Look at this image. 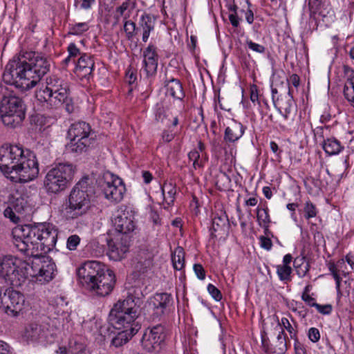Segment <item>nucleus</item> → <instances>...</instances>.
Instances as JSON below:
<instances>
[{
    "label": "nucleus",
    "mask_w": 354,
    "mask_h": 354,
    "mask_svg": "<svg viewBox=\"0 0 354 354\" xmlns=\"http://www.w3.org/2000/svg\"><path fill=\"white\" fill-rule=\"evenodd\" d=\"M14 244L21 252L34 257L31 263L14 256L0 260V278L12 287H20L31 277L41 283L48 282L55 276V264L43 256L55 248L57 232L50 224L19 225L12 230Z\"/></svg>",
    "instance_id": "f257e3e1"
},
{
    "label": "nucleus",
    "mask_w": 354,
    "mask_h": 354,
    "mask_svg": "<svg viewBox=\"0 0 354 354\" xmlns=\"http://www.w3.org/2000/svg\"><path fill=\"white\" fill-rule=\"evenodd\" d=\"M50 58L35 52L20 53L6 64L2 80L22 91L29 90L50 71Z\"/></svg>",
    "instance_id": "f03ea898"
},
{
    "label": "nucleus",
    "mask_w": 354,
    "mask_h": 354,
    "mask_svg": "<svg viewBox=\"0 0 354 354\" xmlns=\"http://www.w3.org/2000/svg\"><path fill=\"white\" fill-rule=\"evenodd\" d=\"M0 170L13 182L27 183L39 174V164L35 153L16 145L4 144L0 147Z\"/></svg>",
    "instance_id": "7ed1b4c3"
},
{
    "label": "nucleus",
    "mask_w": 354,
    "mask_h": 354,
    "mask_svg": "<svg viewBox=\"0 0 354 354\" xmlns=\"http://www.w3.org/2000/svg\"><path fill=\"white\" fill-rule=\"evenodd\" d=\"M35 97L40 102L46 103L51 109L64 106L68 113L75 110L68 84L55 76L46 79V85L36 91Z\"/></svg>",
    "instance_id": "20e7f679"
},
{
    "label": "nucleus",
    "mask_w": 354,
    "mask_h": 354,
    "mask_svg": "<svg viewBox=\"0 0 354 354\" xmlns=\"http://www.w3.org/2000/svg\"><path fill=\"white\" fill-rule=\"evenodd\" d=\"M94 189L88 177L82 178L70 192L66 207L67 218H76L91 209Z\"/></svg>",
    "instance_id": "39448f33"
},
{
    "label": "nucleus",
    "mask_w": 354,
    "mask_h": 354,
    "mask_svg": "<svg viewBox=\"0 0 354 354\" xmlns=\"http://www.w3.org/2000/svg\"><path fill=\"white\" fill-rule=\"evenodd\" d=\"M0 93L3 95L0 102V115L3 124L10 129L20 127L26 118V106L23 100L3 85H0Z\"/></svg>",
    "instance_id": "423d86ee"
},
{
    "label": "nucleus",
    "mask_w": 354,
    "mask_h": 354,
    "mask_svg": "<svg viewBox=\"0 0 354 354\" xmlns=\"http://www.w3.org/2000/svg\"><path fill=\"white\" fill-rule=\"evenodd\" d=\"M75 168L70 163H59L46 175L44 187L48 193L57 194L64 190L72 180Z\"/></svg>",
    "instance_id": "0eeeda50"
},
{
    "label": "nucleus",
    "mask_w": 354,
    "mask_h": 354,
    "mask_svg": "<svg viewBox=\"0 0 354 354\" xmlns=\"http://www.w3.org/2000/svg\"><path fill=\"white\" fill-rule=\"evenodd\" d=\"M91 129L85 122H77L72 124L68 130L70 142L67 149L74 153H82L93 144V140L90 138Z\"/></svg>",
    "instance_id": "6e6552de"
},
{
    "label": "nucleus",
    "mask_w": 354,
    "mask_h": 354,
    "mask_svg": "<svg viewBox=\"0 0 354 354\" xmlns=\"http://www.w3.org/2000/svg\"><path fill=\"white\" fill-rule=\"evenodd\" d=\"M28 307V303L23 293L10 288L5 290L0 288V308L7 315L16 317Z\"/></svg>",
    "instance_id": "1a4fd4ad"
},
{
    "label": "nucleus",
    "mask_w": 354,
    "mask_h": 354,
    "mask_svg": "<svg viewBox=\"0 0 354 354\" xmlns=\"http://www.w3.org/2000/svg\"><path fill=\"white\" fill-rule=\"evenodd\" d=\"M103 178L101 187L106 198L115 203L121 201L126 191L122 180L110 172L105 173Z\"/></svg>",
    "instance_id": "9d476101"
},
{
    "label": "nucleus",
    "mask_w": 354,
    "mask_h": 354,
    "mask_svg": "<svg viewBox=\"0 0 354 354\" xmlns=\"http://www.w3.org/2000/svg\"><path fill=\"white\" fill-rule=\"evenodd\" d=\"M108 268L105 265L97 261H88L84 262L77 270V277L86 288L94 286L93 281Z\"/></svg>",
    "instance_id": "9b49d317"
},
{
    "label": "nucleus",
    "mask_w": 354,
    "mask_h": 354,
    "mask_svg": "<svg viewBox=\"0 0 354 354\" xmlns=\"http://www.w3.org/2000/svg\"><path fill=\"white\" fill-rule=\"evenodd\" d=\"M166 333L163 326L158 324L147 328L142 339V345L148 352L158 351L165 339Z\"/></svg>",
    "instance_id": "f8f14e48"
},
{
    "label": "nucleus",
    "mask_w": 354,
    "mask_h": 354,
    "mask_svg": "<svg viewBox=\"0 0 354 354\" xmlns=\"http://www.w3.org/2000/svg\"><path fill=\"white\" fill-rule=\"evenodd\" d=\"M112 223L116 232L127 234L135 229V223L131 213L124 207H120L115 212Z\"/></svg>",
    "instance_id": "ddd939ff"
},
{
    "label": "nucleus",
    "mask_w": 354,
    "mask_h": 354,
    "mask_svg": "<svg viewBox=\"0 0 354 354\" xmlns=\"http://www.w3.org/2000/svg\"><path fill=\"white\" fill-rule=\"evenodd\" d=\"M115 283V274L109 269L102 273L93 281L94 286H88V289L100 296L108 295L113 290Z\"/></svg>",
    "instance_id": "4468645a"
},
{
    "label": "nucleus",
    "mask_w": 354,
    "mask_h": 354,
    "mask_svg": "<svg viewBox=\"0 0 354 354\" xmlns=\"http://www.w3.org/2000/svg\"><path fill=\"white\" fill-rule=\"evenodd\" d=\"M138 317V312H131V313H123L118 312L117 315L109 314L110 321L115 328L117 330H124L131 332V329L136 328V333L140 328L139 324L136 322Z\"/></svg>",
    "instance_id": "2eb2a0df"
},
{
    "label": "nucleus",
    "mask_w": 354,
    "mask_h": 354,
    "mask_svg": "<svg viewBox=\"0 0 354 354\" xmlns=\"http://www.w3.org/2000/svg\"><path fill=\"white\" fill-rule=\"evenodd\" d=\"M142 69L145 72L147 77L153 76L157 71L158 55L157 53V47L152 43H150L143 51Z\"/></svg>",
    "instance_id": "dca6fc26"
},
{
    "label": "nucleus",
    "mask_w": 354,
    "mask_h": 354,
    "mask_svg": "<svg viewBox=\"0 0 354 354\" xmlns=\"http://www.w3.org/2000/svg\"><path fill=\"white\" fill-rule=\"evenodd\" d=\"M172 301V297L168 293L156 294L150 299L148 304L149 310H152V315L158 318L165 313V310Z\"/></svg>",
    "instance_id": "f3484780"
},
{
    "label": "nucleus",
    "mask_w": 354,
    "mask_h": 354,
    "mask_svg": "<svg viewBox=\"0 0 354 354\" xmlns=\"http://www.w3.org/2000/svg\"><path fill=\"white\" fill-rule=\"evenodd\" d=\"M156 25V17L149 14H143L141 15L139 21L137 31L140 32L142 34V40L146 43L151 32L154 30Z\"/></svg>",
    "instance_id": "a211bd4d"
},
{
    "label": "nucleus",
    "mask_w": 354,
    "mask_h": 354,
    "mask_svg": "<svg viewBox=\"0 0 354 354\" xmlns=\"http://www.w3.org/2000/svg\"><path fill=\"white\" fill-rule=\"evenodd\" d=\"M108 254L110 259L114 261H120L124 258L125 254L128 252L129 245L127 241L122 239L119 241L118 239H111L108 242Z\"/></svg>",
    "instance_id": "6ab92c4d"
},
{
    "label": "nucleus",
    "mask_w": 354,
    "mask_h": 354,
    "mask_svg": "<svg viewBox=\"0 0 354 354\" xmlns=\"http://www.w3.org/2000/svg\"><path fill=\"white\" fill-rule=\"evenodd\" d=\"M94 68L92 58L86 54L82 55L78 59L75 68V73L80 78H89Z\"/></svg>",
    "instance_id": "aec40b11"
},
{
    "label": "nucleus",
    "mask_w": 354,
    "mask_h": 354,
    "mask_svg": "<svg viewBox=\"0 0 354 354\" xmlns=\"http://www.w3.org/2000/svg\"><path fill=\"white\" fill-rule=\"evenodd\" d=\"M277 105L279 111L285 120H288L292 116V112L295 111V104L292 94L290 87L288 88V92L284 98L277 99Z\"/></svg>",
    "instance_id": "412c9836"
},
{
    "label": "nucleus",
    "mask_w": 354,
    "mask_h": 354,
    "mask_svg": "<svg viewBox=\"0 0 354 354\" xmlns=\"http://www.w3.org/2000/svg\"><path fill=\"white\" fill-rule=\"evenodd\" d=\"M188 157L189 160L193 162V167L195 169L202 168L207 160L205 144L198 141L197 147L189 153Z\"/></svg>",
    "instance_id": "4be33fe9"
},
{
    "label": "nucleus",
    "mask_w": 354,
    "mask_h": 354,
    "mask_svg": "<svg viewBox=\"0 0 354 354\" xmlns=\"http://www.w3.org/2000/svg\"><path fill=\"white\" fill-rule=\"evenodd\" d=\"M118 312L124 313H131V312H138L137 306L132 296H128L124 299L118 300L111 310V315H117Z\"/></svg>",
    "instance_id": "5701e85b"
},
{
    "label": "nucleus",
    "mask_w": 354,
    "mask_h": 354,
    "mask_svg": "<svg viewBox=\"0 0 354 354\" xmlns=\"http://www.w3.org/2000/svg\"><path fill=\"white\" fill-rule=\"evenodd\" d=\"M245 128L241 122L233 120L225 130L224 140L227 142H234L243 135Z\"/></svg>",
    "instance_id": "b1692460"
},
{
    "label": "nucleus",
    "mask_w": 354,
    "mask_h": 354,
    "mask_svg": "<svg viewBox=\"0 0 354 354\" xmlns=\"http://www.w3.org/2000/svg\"><path fill=\"white\" fill-rule=\"evenodd\" d=\"M47 330L45 326L36 323L29 324L25 329L24 337L31 342H36L46 337Z\"/></svg>",
    "instance_id": "393cba45"
},
{
    "label": "nucleus",
    "mask_w": 354,
    "mask_h": 354,
    "mask_svg": "<svg viewBox=\"0 0 354 354\" xmlns=\"http://www.w3.org/2000/svg\"><path fill=\"white\" fill-rule=\"evenodd\" d=\"M166 93L172 97L182 100L185 97V93L180 82L177 79H171L165 84Z\"/></svg>",
    "instance_id": "a878e982"
},
{
    "label": "nucleus",
    "mask_w": 354,
    "mask_h": 354,
    "mask_svg": "<svg viewBox=\"0 0 354 354\" xmlns=\"http://www.w3.org/2000/svg\"><path fill=\"white\" fill-rule=\"evenodd\" d=\"M160 190L164 203L167 206L173 205L176 194V185L171 182H165L160 186Z\"/></svg>",
    "instance_id": "bb28decb"
},
{
    "label": "nucleus",
    "mask_w": 354,
    "mask_h": 354,
    "mask_svg": "<svg viewBox=\"0 0 354 354\" xmlns=\"http://www.w3.org/2000/svg\"><path fill=\"white\" fill-rule=\"evenodd\" d=\"M322 148L328 156H334L339 153L344 149V147L337 139L329 138L324 139Z\"/></svg>",
    "instance_id": "cd10ccee"
},
{
    "label": "nucleus",
    "mask_w": 354,
    "mask_h": 354,
    "mask_svg": "<svg viewBox=\"0 0 354 354\" xmlns=\"http://www.w3.org/2000/svg\"><path fill=\"white\" fill-rule=\"evenodd\" d=\"M9 203L17 212H21L27 205L23 194L18 190H13L9 196Z\"/></svg>",
    "instance_id": "c85d7f7f"
},
{
    "label": "nucleus",
    "mask_w": 354,
    "mask_h": 354,
    "mask_svg": "<svg viewBox=\"0 0 354 354\" xmlns=\"http://www.w3.org/2000/svg\"><path fill=\"white\" fill-rule=\"evenodd\" d=\"M287 349V336L283 330H281L277 336V340L272 345L270 353L284 354Z\"/></svg>",
    "instance_id": "c756f323"
},
{
    "label": "nucleus",
    "mask_w": 354,
    "mask_h": 354,
    "mask_svg": "<svg viewBox=\"0 0 354 354\" xmlns=\"http://www.w3.org/2000/svg\"><path fill=\"white\" fill-rule=\"evenodd\" d=\"M173 267L176 270H182L185 266V251L183 247L178 246L171 253Z\"/></svg>",
    "instance_id": "7c9ffc66"
},
{
    "label": "nucleus",
    "mask_w": 354,
    "mask_h": 354,
    "mask_svg": "<svg viewBox=\"0 0 354 354\" xmlns=\"http://www.w3.org/2000/svg\"><path fill=\"white\" fill-rule=\"evenodd\" d=\"M120 331L113 338L111 344L115 347H120L125 344L135 334L136 328L131 329V332L128 330H120Z\"/></svg>",
    "instance_id": "2f4dec72"
},
{
    "label": "nucleus",
    "mask_w": 354,
    "mask_h": 354,
    "mask_svg": "<svg viewBox=\"0 0 354 354\" xmlns=\"http://www.w3.org/2000/svg\"><path fill=\"white\" fill-rule=\"evenodd\" d=\"M344 95L347 101L354 108V76L345 82Z\"/></svg>",
    "instance_id": "473e14b6"
},
{
    "label": "nucleus",
    "mask_w": 354,
    "mask_h": 354,
    "mask_svg": "<svg viewBox=\"0 0 354 354\" xmlns=\"http://www.w3.org/2000/svg\"><path fill=\"white\" fill-rule=\"evenodd\" d=\"M134 8V3L131 0L124 1L120 6L117 7L115 10L119 15L123 16L124 20L128 19L132 10Z\"/></svg>",
    "instance_id": "72a5a7b5"
},
{
    "label": "nucleus",
    "mask_w": 354,
    "mask_h": 354,
    "mask_svg": "<svg viewBox=\"0 0 354 354\" xmlns=\"http://www.w3.org/2000/svg\"><path fill=\"white\" fill-rule=\"evenodd\" d=\"M269 210L267 206L264 207H257V218L259 226L270 225L271 220L269 215Z\"/></svg>",
    "instance_id": "f704fd0d"
},
{
    "label": "nucleus",
    "mask_w": 354,
    "mask_h": 354,
    "mask_svg": "<svg viewBox=\"0 0 354 354\" xmlns=\"http://www.w3.org/2000/svg\"><path fill=\"white\" fill-rule=\"evenodd\" d=\"M292 268L290 266L278 265L277 266V274L281 281L285 283L291 281Z\"/></svg>",
    "instance_id": "c9c22d12"
},
{
    "label": "nucleus",
    "mask_w": 354,
    "mask_h": 354,
    "mask_svg": "<svg viewBox=\"0 0 354 354\" xmlns=\"http://www.w3.org/2000/svg\"><path fill=\"white\" fill-rule=\"evenodd\" d=\"M68 308L67 302H65L63 298H58L56 301V306H55V313L58 316H63L68 315Z\"/></svg>",
    "instance_id": "e433bc0d"
},
{
    "label": "nucleus",
    "mask_w": 354,
    "mask_h": 354,
    "mask_svg": "<svg viewBox=\"0 0 354 354\" xmlns=\"http://www.w3.org/2000/svg\"><path fill=\"white\" fill-rule=\"evenodd\" d=\"M137 28L134 22L128 19L124 20V30L128 39H131L138 32Z\"/></svg>",
    "instance_id": "4c0bfd02"
},
{
    "label": "nucleus",
    "mask_w": 354,
    "mask_h": 354,
    "mask_svg": "<svg viewBox=\"0 0 354 354\" xmlns=\"http://www.w3.org/2000/svg\"><path fill=\"white\" fill-rule=\"evenodd\" d=\"M278 325L281 326V330H286L291 339H295L297 337V330L294 328L289 320L286 317H282L281 321L278 320Z\"/></svg>",
    "instance_id": "58836bf2"
},
{
    "label": "nucleus",
    "mask_w": 354,
    "mask_h": 354,
    "mask_svg": "<svg viewBox=\"0 0 354 354\" xmlns=\"http://www.w3.org/2000/svg\"><path fill=\"white\" fill-rule=\"evenodd\" d=\"M89 29L87 22L77 23L70 27L69 33L75 35H80Z\"/></svg>",
    "instance_id": "ea45409f"
},
{
    "label": "nucleus",
    "mask_w": 354,
    "mask_h": 354,
    "mask_svg": "<svg viewBox=\"0 0 354 354\" xmlns=\"http://www.w3.org/2000/svg\"><path fill=\"white\" fill-rule=\"evenodd\" d=\"M227 219L225 217L215 216L212 219V230L214 232L221 231L226 226Z\"/></svg>",
    "instance_id": "a19ab883"
},
{
    "label": "nucleus",
    "mask_w": 354,
    "mask_h": 354,
    "mask_svg": "<svg viewBox=\"0 0 354 354\" xmlns=\"http://www.w3.org/2000/svg\"><path fill=\"white\" fill-rule=\"evenodd\" d=\"M304 216L306 219L315 217L317 215V209L315 205L313 204L310 201H306L304 205Z\"/></svg>",
    "instance_id": "79ce46f5"
},
{
    "label": "nucleus",
    "mask_w": 354,
    "mask_h": 354,
    "mask_svg": "<svg viewBox=\"0 0 354 354\" xmlns=\"http://www.w3.org/2000/svg\"><path fill=\"white\" fill-rule=\"evenodd\" d=\"M261 346L266 353H270L272 344L270 343L268 333L263 330L261 332Z\"/></svg>",
    "instance_id": "37998d69"
},
{
    "label": "nucleus",
    "mask_w": 354,
    "mask_h": 354,
    "mask_svg": "<svg viewBox=\"0 0 354 354\" xmlns=\"http://www.w3.org/2000/svg\"><path fill=\"white\" fill-rule=\"evenodd\" d=\"M321 3L322 0H308V7L312 15L315 16L320 14Z\"/></svg>",
    "instance_id": "c03bdc74"
},
{
    "label": "nucleus",
    "mask_w": 354,
    "mask_h": 354,
    "mask_svg": "<svg viewBox=\"0 0 354 354\" xmlns=\"http://www.w3.org/2000/svg\"><path fill=\"white\" fill-rule=\"evenodd\" d=\"M328 270L335 280L337 289H339L342 278L338 273L337 266L335 263H330L328 266Z\"/></svg>",
    "instance_id": "a18cd8bd"
},
{
    "label": "nucleus",
    "mask_w": 354,
    "mask_h": 354,
    "mask_svg": "<svg viewBox=\"0 0 354 354\" xmlns=\"http://www.w3.org/2000/svg\"><path fill=\"white\" fill-rule=\"evenodd\" d=\"M94 2L95 0H75L74 6L77 9L88 10Z\"/></svg>",
    "instance_id": "49530a36"
},
{
    "label": "nucleus",
    "mask_w": 354,
    "mask_h": 354,
    "mask_svg": "<svg viewBox=\"0 0 354 354\" xmlns=\"http://www.w3.org/2000/svg\"><path fill=\"white\" fill-rule=\"evenodd\" d=\"M207 291L216 301L222 299L223 296L221 291L213 284H208Z\"/></svg>",
    "instance_id": "de8ad7c7"
},
{
    "label": "nucleus",
    "mask_w": 354,
    "mask_h": 354,
    "mask_svg": "<svg viewBox=\"0 0 354 354\" xmlns=\"http://www.w3.org/2000/svg\"><path fill=\"white\" fill-rule=\"evenodd\" d=\"M80 239L77 235H71L67 240V248L70 250H75L79 245Z\"/></svg>",
    "instance_id": "09e8293b"
},
{
    "label": "nucleus",
    "mask_w": 354,
    "mask_h": 354,
    "mask_svg": "<svg viewBox=\"0 0 354 354\" xmlns=\"http://www.w3.org/2000/svg\"><path fill=\"white\" fill-rule=\"evenodd\" d=\"M315 308L319 313L324 315H330L333 310L332 305L328 304L324 305L317 304Z\"/></svg>",
    "instance_id": "8fccbe9b"
},
{
    "label": "nucleus",
    "mask_w": 354,
    "mask_h": 354,
    "mask_svg": "<svg viewBox=\"0 0 354 354\" xmlns=\"http://www.w3.org/2000/svg\"><path fill=\"white\" fill-rule=\"evenodd\" d=\"M246 44L250 50L258 53H264L266 50V48L263 45L257 44L252 40L248 39Z\"/></svg>",
    "instance_id": "3c124183"
},
{
    "label": "nucleus",
    "mask_w": 354,
    "mask_h": 354,
    "mask_svg": "<svg viewBox=\"0 0 354 354\" xmlns=\"http://www.w3.org/2000/svg\"><path fill=\"white\" fill-rule=\"evenodd\" d=\"M259 245L261 248L270 251L272 248V242L270 237H266L264 236H261L259 238Z\"/></svg>",
    "instance_id": "603ef678"
},
{
    "label": "nucleus",
    "mask_w": 354,
    "mask_h": 354,
    "mask_svg": "<svg viewBox=\"0 0 354 354\" xmlns=\"http://www.w3.org/2000/svg\"><path fill=\"white\" fill-rule=\"evenodd\" d=\"M308 337L309 339L313 342H317L320 339V333L319 330L317 328L312 327L309 328L308 333Z\"/></svg>",
    "instance_id": "864d4df0"
},
{
    "label": "nucleus",
    "mask_w": 354,
    "mask_h": 354,
    "mask_svg": "<svg viewBox=\"0 0 354 354\" xmlns=\"http://www.w3.org/2000/svg\"><path fill=\"white\" fill-rule=\"evenodd\" d=\"M194 271L200 280H203L205 278V271L201 264H194Z\"/></svg>",
    "instance_id": "5fc2aeb1"
},
{
    "label": "nucleus",
    "mask_w": 354,
    "mask_h": 354,
    "mask_svg": "<svg viewBox=\"0 0 354 354\" xmlns=\"http://www.w3.org/2000/svg\"><path fill=\"white\" fill-rule=\"evenodd\" d=\"M250 100L252 103L259 104L258 88L256 85H252L250 87Z\"/></svg>",
    "instance_id": "6e6d98bb"
},
{
    "label": "nucleus",
    "mask_w": 354,
    "mask_h": 354,
    "mask_svg": "<svg viewBox=\"0 0 354 354\" xmlns=\"http://www.w3.org/2000/svg\"><path fill=\"white\" fill-rule=\"evenodd\" d=\"M301 298L302 301L305 302L306 305H308L310 307H314L317 304L316 302V300L314 297H313L310 295H301Z\"/></svg>",
    "instance_id": "4d7b16f0"
},
{
    "label": "nucleus",
    "mask_w": 354,
    "mask_h": 354,
    "mask_svg": "<svg viewBox=\"0 0 354 354\" xmlns=\"http://www.w3.org/2000/svg\"><path fill=\"white\" fill-rule=\"evenodd\" d=\"M293 339L295 340V354H306V348H304V345L299 342L297 337H296V338Z\"/></svg>",
    "instance_id": "13d9d810"
},
{
    "label": "nucleus",
    "mask_w": 354,
    "mask_h": 354,
    "mask_svg": "<svg viewBox=\"0 0 354 354\" xmlns=\"http://www.w3.org/2000/svg\"><path fill=\"white\" fill-rule=\"evenodd\" d=\"M68 52L71 57H75L80 54V50L74 43L69 44Z\"/></svg>",
    "instance_id": "bf43d9fd"
},
{
    "label": "nucleus",
    "mask_w": 354,
    "mask_h": 354,
    "mask_svg": "<svg viewBox=\"0 0 354 354\" xmlns=\"http://www.w3.org/2000/svg\"><path fill=\"white\" fill-rule=\"evenodd\" d=\"M10 346L7 343L0 341V354H10Z\"/></svg>",
    "instance_id": "052dcab7"
},
{
    "label": "nucleus",
    "mask_w": 354,
    "mask_h": 354,
    "mask_svg": "<svg viewBox=\"0 0 354 354\" xmlns=\"http://www.w3.org/2000/svg\"><path fill=\"white\" fill-rule=\"evenodd\" d=\"M229 20L234 27H238L239 25V19L236 13H231L229 15Z\"/></svg>",
    "instance_id": "680f3d73"
},
{
    "label": "nucleus",
    "mask_w": 354,
    "mask_h": 354,
    "mask_svg": "<svg viewBox=\"0 0 354 354\" xmlns=\"http://www.w3.org/2000/svg\"><path fill=\"white\" fill-rule=\"evenodd\" d=\"M174 138V135L172 132L169 131H164L162 135L163 141L169 142L171 141Z\"/></svg>",
    "instance_id": "e2e57ef3"
},
{
    "label": "nucleus",
    "mask_w": 354,
    "mask_h": 354,
    "mask_svg": "<svg viewBox=\"0 0 354 354\" xmlns=\"http://www.w3.org/2000/svg\"><path fill=\"white\" fill-rule=\"evenodd\" d=\"M150 218L155 225H160V218L157 212L151 211L150 212Z\"/></svg>",
    "instance_id": "0e129e2a"
},
{
    "label": "nucleus",
    "mask_w": 354,
    "mask_h": 354,
    "mask_svg": "<svg viewBox=\"0 0 354 354\" xmlns=\"http://www.w3.org/2000/svg\"><path fill=\"white\" fill-rule=\"evenodd\" d=\"M142 176L145 183L149 184L153 179L152 174L148 171H143L142 172Z\"/></svg>",
    "instance_id": "69168bd1"
},
{
    "label": "nucleus",
    "mask_w": 354,
    "mask_h": 354,
    "mask_svg": "<svg viewBox=\"0 0 354 354\" xmlns=\"http://www.w3.org/2000/svg\"><path fill=\"white\" fill-rule=\"evenodd\" d=\"M290 82H291L292 85L295 86V88H297L300 83V79L299 75L297 74H292L290 77Z\"/></svg>",
    "instance_id": "338daca9"
},
{
    "label": "nucleus",
    "mask_w": 354,
    "mask_h": 354,
    "mask_svg": "<svg viewBox=\"0 0 354 354\" xmlns=\"http://www.w3.org/2000/svg\"><path fill=\"white\" fill-rule=\"evenodd\" d=\"M245 19L248 24H251L254 21V14L251 10H248L245 13Z\"/></svg>",
    "instance_id": "774afa93"
}]
</instances>
